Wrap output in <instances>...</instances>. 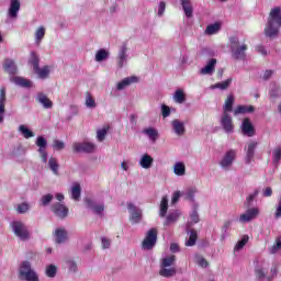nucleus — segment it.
Segmentation results:
<instances>
[{"label": "nucleus", "mask_w": 281, "mask_h": 281, "mask_svg": "<svg viewBox=\"0 0 281 281\" xmlns=\"http://www.w3.org/2000/svg\"><path fill=\"white\" fill-rule=\"evenodd\" d=\"M229 43L232 58L234 60H245V58H247V49H249V46H247L246 43H240V40L236 36L229 37Z\"/></svg>", "instance_id": "obj_1"}, {"label": "nucleus", "mask_w": 281, "mask_h": 281, "mask_svg": "<svg viewBox=\"0 0 281 281\" xmlns=\"http://www.w3.org/2000/svg\"><path fill=\"white\" fill-rule=\"evenodd\" d=\"M175 265H177V256L170 255L162 258L159 276L162 278H173V276H177V268H175Z\"/></svg>", "instance_id": "obj_2"}, {"label": "nucleus", "mask_w": 281, "mask_h": 281, "mask_svg": "<svg viewBox=\"0 0 281 281\" xmlns=\"http://www.w3.org/2000/svg\"><path fill=\"white\" fill-rule=\"evenodd\" d=\"M19 278L20 280L25 281H40L38 273L32 269V263L30 261H22L19 268Z\"/></svg>", "instance_id": "obj_3"}, {"label": "nucleus", "mask_w": 281, "mask_h": 281, "mask_svg": "<svg viewBox=\"0 0 281 281\" xmlns=\"http://www.w3.org/2000/svg\"><path fill=\"white\" fill-rule=\"evenodd\" d=\"M237 155L238 151L236 149H229L225 151V154L218 161L220 168H222V170H225L226 172H229V170H232V166H234V161H236Z\"/></svg>", "instance_id": "obj_4"}, {"label": "nucleus", "mask_w": 281, "mask_h": 281, "mask_svg": "<svg viewBox=\"0 0 281 281\" xmlns=\"http://www.w3.org/2000/svg\"><path fill=\"white\" fill-rule=\"evenodd\" d=\"M11 229L20 240H27L30 238V231H27V226L21 221L11 222Z\"/></svg>", "instance_id": "obj_5"}, {"label": "nucleus", "mask_w": 281, "mask_h": 281, "mask_svg": "<svg viewBox=\"0 0 281 281\" xmlns=\"http://www.w3.org/2000/svg\"><path fill=\"white\" fill-rule=\"evenodd\" d=\"M157 228H151L147 232L142 243V247L143 249H145V251H150V249H153L157 245Z\"/></svg>", "instance_id": "obj_6"}, {"label": "nucleus", "mask_w": 281, "mask_h": 281, "mask_svg": "<svg viewBox=\"0 0 281 281\" xmlns=\"http://www.w3.org/2000/svg\"><path fill=\"white\" fill-rule=\"evenodd\" d=\"M19 12H21V0H10L7 12V23L16 21V19H19Z\"/></svg>", "instance_id": "obj_7"}, {"label": "nucleus", "mask_w": 281, "mask_h": 281, "mask_svg": "<svg viewBox=\"0 0 281 281\" xmlns=\"http://www.w3.org/2000/svg\"><path fill=\"white\" fill-rule=\"evenodd\" d=\"M256 148H258V142L256 140H249L246 144L244 150L246 153L245 164H247V166L254 161V157H256Z\"/></svg>", "instance_id": "obj_8"}, {"label": "nucleus", "mask_w": 281, "mask_h": 281, "mask_svg": "<svg viewBox=\"0 0 281 281\" xmlns=\"http://www.w3.org/2000/svg\"><path fill=\"white\" fill-rule=\"evenodd\" d=\"M280 27L281 25L268 20L263 34L267 38H278L280 36Z\"/></svg>", "instance_id": "obj_9"}, {"label": "nucleus", "mask_w": 281, "mask_h": 281, "mask_svg": "<svg viewBox=\"0 0 281 281\" xmlns=\"http://www.w3.org/2000/svg\"><path fill=\"white\" fill-rule=\"evenodd\" d=\"M127 210L130 212V221L134 223V225L142 222V209L137 207L132 202H128Z\"/></svg>", "instance_id": "obj_10"}, {"label": "nucleus", "mask_w": 281, "mask_h": 281, "mask_svg": "<svg viewBox=\"0 0 281 281\" xmlns=\"http://www.w3.org/2000/svg\"><path fill=\"white\" fill-rule=\"evenodd\" d=\"M220 123L223 131H225L227 134L234 133V121L232 119V115H229L227 112L222 113Z\"/></svg>", "instance_id": "obj_11"}, {"label": "nucleus", "mask_w": 281, "mask_h": 281, "mask_svg": "<svg viewBox=\"0 0 281 281\" xmlns=\"http://www.w3.org/2000/svg\"><path fill=\"white\" fill-rule=\"evenodd\" d=\"M75 153H95V144L91 142L74 143Z\"/></svg>", "instance_id": "obj_12"}, {"label": "nucleus", "mask_w": 281, "mask_h": 281, "mask_svg": "<svg viewBox=\"0 0 281 281\" xmlns=\"http://www.w3.org/2000/svg\"><path fill=\"white\" fill-rule=\"evenodd\" d=\"M240 131L246 137H254V135H256V127H254V123H251V120L248 117L241 121Z\"/></svg>", "instance_id": "obj_13"}, {"label": "nucleus", "mask_w": 281, "mask_h": 281, "mask_svg": "<svg viewBox=\"0 0 281 281\" xmlns=\"http://www.w3.org/2000/svg\"><path fill=\"white\" fill-rule=\"evenodd\" d=\"M260 214V210L258 207H251L246 210L245 213H243L239 216V223H249L256 218H258V215Z\"/></svg>", "instance_id": "obj_14"}, {"label": "nucleus", "mask_w": 281, "mask_h": 281, "mask_svg": "<svg viewBox=\"0 0 281 281\" xmlns=\"http://www.w3.org/2000/svg\"><path fill=\"white\" fill-rule=\"evenodd\" d=\"M36 146H38V153L43 164H47V151L45 150V148H47V139L43 136H38L36 138Z\"/></svg>", "instance_id": "obj_15"}, {"label": "nucleus", "mask_w": 281, "mask_h": 281, "mask_svg": "<svg viewBox=\"0 0 281 281\" xmlns=\"http://www.w3.org/2000/svg\"><path fill=\"white\" fill-rule=\"evenodd\" d=\"M86 205L94 214L102 216V212H104V204L97 203L93 199L88 198L86 199Z\"/></svg>", "instance_id": "obj_16"}, {"label": "nucleus", "mask_w": 281, "mask_h": 281, "mask_svg": "<svg viewBox=\"0 0 281 281\" xmlns=\"http://www.w3.org/2000/svg\"><path fill=\"white\" fill-rule=\"evenodd\" d=\"M136 82H139L138 77L136 76L126 77L116 85V89L117 91H124V89H126L127 87H131V85H135Z\"/></svg>", "instance_id": "obj_17"}, {"label": "nucleus", "mask_w": 281, "mask_h": 281, "mask_svg": "<svg viewBox=\"0 0 281 281\" xmlns=\"http://www.w3.org/2000/svg\"><path fill=\"white\" fill-rule=\"evenodd\" d=\"M153 164H155V158L148 154H144L138 161V166L144 168V170L153 168Z\"/></svg>", "instance_id": "obj_18"}, {"label": "nucleus", "mask_w": 281, "mask_h": 281, "mask_svg": "<svg viewBox=\"0 0 281 281\" xmlns=\"http://www.w3.org/2000/svg\"><path fill=\"white\" fill-rule=\"evenodd\" d=\"M216 69V58H212L207 61L204 68L200 69L201 76H212Z\"/></svg>", "instance_id": "obj_19"}, {"label": "nucleus", "mask_w": 281, "mask_h": 281, "mask_svg": "<svg viewBox=\"0 0 281 281\" xmlns=\"http://www.w3.org/2000/svg\"><path fill=\"white\" fill-rule=\"evenodd\" d=\"M128 48L125 44H123L119 50V57H117V65L120 68L124 67L126 65V61L128 60Z\"/></svg>", "instance_id": "obj_20"}, {"label": "nucleus", "mask_w": 281, "mask_h": 281, "mask_svg": "<svg viewBox=\"0 0 281 281\" xmlns=\"http://www.w3.org/2000/svg\"><path fill=\"white\" fill-rule=\"evenodd\" d=\"M53 212L55 216H58V218H66V216L69 214V209H67L65 204L57 203L53 205Z\"/></svg>", "instance_id": "obj_21"}, {"label": "nucleus", "mask_w": 281, "mask_h": 281, "mask_svg": "<svg viewBox=\"0 0 281 281\" xmlns=\"http://www.w3.org/2000/svg\"><path fill=\"white\" fill-rule=\"evenodd\" d=\"M171 126L173 128V133L178 135V137H182V135H186V124L176 119L171 122Z\"/></svg>", "instance_id": "obj_22"}, {"label": "nucleus", "mask_w": 281, "mask_h": 281, "mask_svg": "<svg viewBox=\"0 0 281 281\" xmlns=\"http://www.w3.org/2000/svg\"><path fill=\"white\" fill-rule=\"evenodd\" d=\"M268 21H271V23H274L277 25H281V8L280 7H274L273 9H271Z\"/></svg>", "instance_id": "obj_23"}, {"label": "nucleus", "mask_w": 281, "mask_h": 281, "mask_svg": "<svg viewBox=\"0 0 281 281\" xmlns=\"http://www.w3.org/2000/svg\"><path fill=\"white\" fill-rule=\"evenodd\" d=\"M81 192H82V189L80 187V183L74 182L70 188V199H72V201H80Z\"/></svg>", "instance_id": "obj_24"}, {"label": "nucleus", "mask_w": 281, "mask_h": 281, "mask_svg": "<svg viewBox=\"0 0 281 281\" xmlns=\"http://www.w3.org/2000/svg\"><path fill=\"white\" fill-rule=\"evenodd\" d=\"M181 217V211H171L167 217H166V221L164 223L165 226H168V225H172V223H177V221H179V218Z\"/></svg>", "instance_id": "obj_25"}, {"label": "nucleus", "mask_w": 281, "mask_h": 281, "mask_svg": "<svg viewBox=\"0 0 281 281\" xmlns=\"http://www.w3.org/2000/svg\"><path fill=\"white\" fill-rule=\"evenodd\" d=\"M3 69L7 74H10V76H14V74H16V64L14 60L7 58L3 63Z\"/></svg>", "instance_id": "obj_26"}, {"label": "nucleus", "mask_w": 281, "mask_h": 281, "mask_svg": "<svg viewBox=\"0 0 281 281\" xmlns=\"http://www.w3.org/2000/svg\"><path fill=\"white\" fill-rule=\"evenodd\" d=\"M256 108L254 105H238L234 111V115H245V113H254Z\"/></svg>", "instance_id": "obj_27"}, {"label": "nucleus", "mask_w": 281, "mask_h": 281, "mask_svg": "<svg viewBox=\"0 0 281 281\" xmlns=\"http://www.w3.org/2000/svg\"><path fill=\"white\" fill-rule=\"evenodd\" d=\"M180 3L182 5V10L188 19H192V14L194 12V9L192 8V1L190 0H180Z\"/></svg>", "instance_id": "obj_28"}, {"label": "nucleus", "mask_w": 281, "mask_h": 281, "mask_svg": "<svg viewBox=\"0 0 281 281\" xmlns=\"http://www.w3.org/2000/svg\"><path fill=\"white\" fill-rule=\"evenodd\" d=\"M180 3L182 5V10L188 19H192V14L194 12V9L192 8V1L190 0H180Z\"/></svg>", "instance_id": "obj_29"}, {"label": "nucleus", "mask_w": 281, "mask_h": 281, "mask_svg": "<svg viewBox=\"0 0 281 281\" xmlns=\"http://www.w3.org/2000/svg\"><path fill=\"white\" fill-rule=\"evenodd\" d=\"M12 82L18 87H23L24 89H30V87H32V81L23 77H13Z\"/></svg>", "instance_id": "obj_30"}, {"label": "nucleus", "mask_w": 281, "mask_h": 281, "mask_svg": "<svg viewBox=\"0 0 281 281\" xmlns=\"http://www.w3.org/2000/svg\"><path fill=\"white\" fill-rule=\"evenodd\" d=\"M234 94H229L225 100L223 113H232V111H234Z\"/></svg>", "instance_id": "obj_31"}, {"label": "nucleus", "mask_w": 281, "mask_h": 281, "mask_svg": "<svg viewBox=\"0 0 281 281\" xmlns=\"http://www.w3.org/2000/svg\"><path fill=\"white\" fill-rule=\"evenodd\" d=\"M37 102H40L44 109H52V106H54V102H52V100H49V98L43 93L37 95Z\"/></svg>", "instance_id": "obj_32"}, {"label": "nucleus", "mask_w": 281, "mask_h": 281, "mask_svg": "<svg viewBox=\"0 0 281 281\" xmlns=\"http://www.w3.org/2000/svg\"><path fill=\"white\" fill-rule=\"evenodd\" d=\"M168 214V195H164L160 201L159 206V216L160 218H164Z\"/></svg>", "instance_id": "obj_33"}, {"label": "nucleus", "mask_w": 281, "mask_h": 281, "mask_svg": "<svg viewBox=\"0 0 281 281\" xmlns=\"http://www.w3.org/2000/svg\"><path fill=\"white\" fill-rule=\"evenodd\" d=\"M49 66H44V67H40L37 69L34 70V72L36 74L37 78H41V80H45L46 78L49 77Z\"/></svg>", "instance_id": "obj_34"}, {"label": "nucleus", "mask_w": 281, "mask_h": 281, "mask_svg": "<svg viewBox=\"0 0 281 281\" xmlns=\"http://www.w3.org/2000/svg\"><path fill=\"white\" fill-rule=\"evenodd\" d=\"M55 240L58 244L65 243V240H67V231H65V228H57L55 231Z\"/></svg>", "instance_id": "obj_35"}, {"label": "nucleus", "mask_w": 281, "mask_h": 281, "mask_svg": "<svg viewBox=\"0 0 281 281\" xmlns=\"http://www.w3.org/2000/svg\"><path fill=\"white\" fill-rule=\"evenodd\" d=\"M173 101L176 104H183L186 102V92L181 89L176 90L173 93Z\"/></svg>", "instance_id": "obj_36"}, {"label": "nucleus", "mask_w": 281, "mask_h": 281, "mask_svg": "<svg viewBox=\"0 0 281 281\" xmlns=\"http://www.w3.org/2000/svg\"><path fill=\"white\" fill-rule=\"evenodd\" d=\"M143 133L145 135H147V137L151 140V142H157V138L159 137V132L153 127H148V128H145L143 131Z\"/></svg>", "instance_id": "obj_37"}, {"label": "nucleus", "mask_w": 281, "mask_h": 281, "mask_svg": "<svg viewBox=\"0 0 281 281\" xmlns=\"http://www.w3.org/2000/svg\"><path fill=\"white\" fill-rule=\"evenodd\" d=\"M34 36H35L36 45H41V43L43 42V38H45V26L37 27Z\"/></svg>", "instance_id": "obj_38"}, {"label": "nucleus", "mask_w": 281, "mask_h": 281, "mask_svg": "<svg viewBox=\"0 0 281 281\" xmlns=\"http://www.w3.org/2000/svg\"><path fill=\"white\" fill-rule=\"evenodd\" d=\"M173 172L177 175V177H183L186 175V164L176 162L173 166Z\"/></svg>", "instance_id": "obj_39"}, {"label": "nucleus", "mask_w": 281, "mask_h": 281, "mask_svg": "<svg viewBox=\"0 0 281 281\" xmlns=\"http://www.w3.org/2000/svg\"><path fill=\"white\" fill-rule=\"evenodd\" d=\"M48 168L49 170H52L53 175L58 176V168H60V166L58 165V160L54 157H50L48 160Z\"/></svg>", "instance_id": "obj_40"}, {"label": "nucleus", "mask_w": 281, "mask_h": 281, "mask_svg": "<svg viewBox=\"0 0 281 281\" xmlns=\"http://www.w3.org/2000/svg\"><path fill=\"white\" fill-rule=\"evenodd\" d=\"M65 262L70 273H76L78 271V263L76 262V260L68 258Z\"/></svg>", "instance_id": "obj_41"}, {"label": "nucleus", "mask_w": 281, "mask_h": 281, "mask_svg": "<svg viewBox=\"0 0 281 281\" xmlns=\"http://www.w3.org/2000/svg\"><path fill=\"white\" fill-rule=\"evenodd\" d=\"M19 132L21 133V135H22L25 139H30V137H34V132H32L31 130H29V127L25 126V125H20V126H19Z\"/></svg>", "instance_id": "obj_42"}, {"label": "nucleus", "mask_w": 281, "mask_h": 281, "mask_svg": "<svg viewBox=\"0 0 281 281\" xmlns=\"http://www.w3.org/2000/svg\"><path fill=\"white\" fill-rule=\"evenodd\" d=\"M229 85H232V78H228L227 80L223 82L215 83L211 86V89H222V91H225V89L229 88Z\"/></svg>", "instance_id": "obj_43"}, {"label": "nucleus", "mask_w": 281, "mask_h": 281, "mask_svg": "<svg viewBox=\"0 0 281 281\" xmlns=\"http://www.w3.org/2000/svg\"><path fill=\"white\" fill-rule=\"evenodd\" d=\"M45 273L47 278H56V273H58V268L55 265L46 266Z\"/></svg>", "instance_id": "obj_44"}, {"label": "nucleus", "mask_w": 281, "mask_h": 281, "mask_svg": "<svg viewBox=\"0 0 281 281\" xmlns=\"http://www.w3.org/2000/svg\"><path fill=\"white\" fill-rule=\"evenodd\" d=\"M220 30H221V24L218 23L210 24L205 30V34H209L210 36H212L213 34H217Z\"/></svg>", "instance_id": "obj_45"}, {"label": "nucleus", "mask_w": 281, "mask_h": 281, "mask_svg": "<svg viewBox=\"0 0 281 281\" xmlns=\"http://www.w3.org/2000/svg\"><path fill=\"white\" fill-rule=\"evenodd\" d=\"M258 194H260V190L255 189L254 192L250 193V194L246 198L245 204L247 205V207H251V203H254V201L256 200V196H258Z\"/></svg>", "instance_id": "obj_46"}, {"label": "nucleus", "mask_w": 281, "mask_h": 281, "mask_svg": "<svg viewBox=\"0 0 281 281\" xmlns=\"http://www.w3.org/2000/svg\"><path fill=\"white\" fill-rule=\"evenodd\" d=\"M247 243H249V236L244 235L241 240L237 241V244L235 245L234 251H240V249H243L245 245H247Z\"/></svg>", "instance_id": "obj_47"}, {"label": "nucleus", "mask_w": 281, "mask_h": 281, "mask_svg": "<svg viewBox=\"0 0 281 281\" xmlns=\"http://www.w3.org/2000/svg\"><path fill=\"white\" fill-rule=\"evenodd\" d=\"M196 238H198L196 231H194V229L190 231V237H189L188 241L186 243V246L194 247V245H196Z\"/></svg>", "instance_id": "obj_48"}, {"label": "nucleus", "mask_w": 281, "mask_h": 281, "mask_svg": "<svg viewBox=\"0 0 281 281\" xmlns=\"http://www.w3.org/2000/svg\"><path fill=\"white\" fill-rule=\"evenodd\" d=\"M86 106L88 109H95V100L89 92L86 94Z\"/></svg>", "instance_id": "obj_49"}, {"label": "nucleus", "mask_w": 281, "mask_h": 281, "mask_svg": "<svg viewBox=\"0 0 281 281\" xmlns=\"http://www.w3.org/2000/svg\"><path fill=\"white\" fill-rule=\"evenodd\" d=\"M16 212H18V214H25V213L30 212V204L25 203V202L18 204Z\"/></svg>", "instance_id": "obj_50"}, {"label": "nucleus", "mask_w": 281, "mask_h": 281, "mask_svg": "<svg viewBox=\"0 0 281 281\" xmlns=\"http://www.w3.org/2000/svg\"><path fill=\"white\" fill-rule=\"evenodd\" d=\"M191 222L187 224V227H192V225L199 223V213L196 210H193L192 213L190 214Z\"/></svg>", "instance_id": "obj_51"}, {"label": "nucleus", "mask_w": 281, "mask_h": 281, "mask_svg": "<svg viewBox=\"0 0 281 281\" xmlns=\"http://www.w3.org/2000/svg\"><path fill=\"white\" fill-rule=\"evenodd\" d=\"M281 159V147H277L272 151V164H279Z\"/></svg>", "instance_id": "obj_52"}, {"label": "nucleus", "mask_w": 281, "mask_h": 281, "mask_svg": "<svg viewBox=\"0 0 281 281\" xmlns=\"http://www.w3.org/2000/svg\"><path fill=\"white\" fill-rule=\"evenodd\" d=\"M106 59V49L102 48L97 52L95 54V61L97 63H102V60Z\"/></svg>", "instance_id": "obj_53"}, {"label": "nucleus", "mask_w": 281, "mask_h": 281, "mask_svg": "<svg viewBox=\"0 0 281 281\" xmlns=\"http://www.w3.org/2000/svg\"><path fill=\"white\" fill-rule=\"evenodd\" d=\"M30 64L33 66V71H35V69H38V55H36V53H31V59H30Z\"/></svg>", "instance_id": "obj_54"}, {"label": "nucleus", "mask_w": 281, "mask_h": 281, "mask_svg": "<svg viewBox=\"0 0 281 281\" xmlns=\"http://www.w3.org/2000/svg\"><path fill=\"white\" fill-rule=\"evenodd\" d=\"M97 139L98 142H104L106 139V128L102 127L97 131Z\"/></svg>", "instance_id": "obj_55"}, {"label": "nucleus", "mask_w": 281, "mask_h": 281, "mask_svg": "<svg viewBox=\"0 0 281 281\" xmlns=\"http://www.w3.org/2000/svg\"><path fill=\"white\" fill-rule=\"evenodd\" d=\"M196 194V189L191 188L184 193V199L187 201H194V195Z\"/></svg>", "instance_id": "obj_56"}, {"label": "nucleus", "mask_w": 281, "mask_h": 281, "mask_svg": "<svg viewBox=\"0 0 281 281\" xmlns=\"http://www.w3.org/2000/svg\"><path fill=\"white\" fill-rule=\"evenodd\" d=\"M195 262L196 265H199V267H202V269H206L207 267V260H205V258H203L202 256H195Z\"/></svg>", "instance_id": "obj_57"}, {"label": "nucleus", "mask_w": 281, "mask_h": 281, "mask_svg": "<svg viewBox=\"0 0 281 281\" xmlns=\"http://www.w3.org/2000/svg\"><path fill=\"white\" fill-rule=\"evenodd\" d=\"M281 249V236L276 238V245L270 248V254H277Z\"/></svg>", "instance_id": "obj_58"}, {"label": "nucleus", "mask_w": 281, "mask_h": 281, "mask_svg": "<svg viewBox=\"0 0 281 281\" xmlns=\"http://www.w3.org/2000/svg\"><path fill=\"white\" fill-rule=\"evenodd\" d=\"M53 148L54 150H63V148H65V143L63 140L55 139L53 142Z\"/></svg>", "instance_id": "obj_59"}, {"label": "nucleus", "mask_w": 281, "mask_h": 281, "mask_svg": "<svg viewBox=\"0 0 281 281\" xmlns=\"http://www.w3.org/2000/svg\"><path fill=\"white\" fill-rule=\"evenodd\" d=\"M52 199H54V195H52L49 193L46 195H43L41 199L42 205H49V203H52Z\"/></svg>", "instance_id": "obj_60"}, {"label": "nucleus", "mask_w": 281, "mask_h": 281, "mask_svg": "<svg viewBox=\"0 0 281 281\" xmlns=\"http://www.w3.org/2000/svg\"><path fill=\"white\" fill-rule=\"evenodd\" d=\"M0 106L5 109V88L0 89Z\"/></svg>", "instance_id": "obj_61"}, {"label": "nucleus", "mask_w": 281, "mask_h": 281, "mask_svg": "<svg viewBox=\"0 0 281 281\" xmlns=\"http://www.w3.org/2000/svg\"><path fill=\"white\" fill-rule=\"evenodd\" d=\"M161 115L162 117H170V108L168 105H161Z\"/></svg>", "instance_id": "obj_62"}, {"label": "nucleus", "mask_w": 281, "mask_h": 281, "mask_svg": "<svg viewBox=\"0 0 281 281\" xmlns=\"http://www.w3.org/2000/svg\"><path fill=\"white\" fill-rule=\"evenodd\" d=\"M274 218H281V196H280L279 202L276 206Z\"/></svg>", "instance_id": "obj_63"}, {"label": "nucleus", "mask_w": 281, "mask_h": 281, "mask_svg": "<svg viewBox=\"0 0 281 281\" xmlns=\"http://www.w3.org/2000/svg\"><path fill=\"white\" fill-rule=\"evenodd\" d=\"M164 12H166V2L160 1L158 4V16H161L164 14Z\"/></svg>", "instance_id": "obj_64"}]
</instances>
